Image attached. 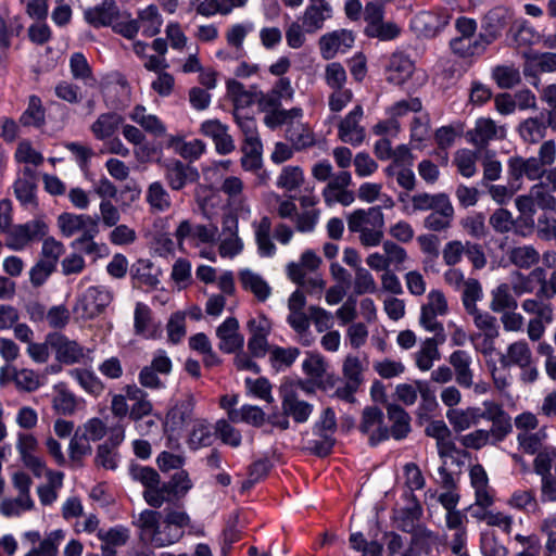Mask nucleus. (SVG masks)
Here are the masks:
<instances>
[{
  "mask_svg": "<svg viewBox=\"0 0 556 556\" xmlns=\"http://www.w3.org/2000/svg\"><path fill=\"white\" fill-rule=\"evenodd\" d=\"M113 294L103 287H90L77 300L74 313L84 320L93 319L104 312L112 302Z\"/></svg>",
  "mask_w": 556,
  "mask_h": 556,
  "instance_id": "obj_5",
  "label": "nucleus"
},
{
  "mask_svg": "<svg viewBox=\"0 0 556 556\" xmlns=\"http://www.w3.org/2000/svg\"><path fill=\"white\" fill-rule=\"evenodd\" d=\"M65 539V531L56 529L46 535L38 546L33 547L25 556H58L59 545Z\"/></svg>",
  "mask_w": 556,
  "mask_h": 556,
  "instance_id": "obj_42",
  "label": "nucleus"
},
{
  "mask_svg": "<svg viewBox=\"0 0 556 556\" xmlns=\"http://www.w3.org/2000/svg\"><path fill=\"white\" fill-rule=\"evenodd\" d=\"M303 181L304 176L300 167L287 166L279 175L277 186L287 191H293L298 189L303 184Z\"/></svg>",
  "mask_w": 556,
  "mask_h": 556,
  "instance_id": "obj_63",
  "label": "nucleus"
},
{
  "mask_svg": "<svg viewBox=\"0 0 556 556\" xmlns=\"http://www.w3.org/2000/svg\"><path fill=\"white\" fill-rule=\"evenodd\" d=\"M137 21L146 37L157 35L163 24V17L155 4L140 9L137 13Z\"/></svg>",
  "mask_w": 556,
  "mask_h": 556,
  "instance_id": "obj_31",
  "label": "nucleus"
},
{
  "mask_svg": "<svg viewBox=\"0 0 556 556\" xmlns=\"http://www.w3.org/2000/svg\"><path fill=\"white\" fill-rule=\"evenodd\" d=\"M99 233V224L91 229L87 230L86 233H81L80 237L72 242V248L87 254L93 255L94 258L102 256V251L105 249L103 244L97 243L93 239Z\"/></svg>",
  "mask_w": 556,
  "mask_h": 556,
  "instance_id": "obj_46",
  "label": "nucleus"
},
{
  "mask_svg": "<svg viewBox=\"0 0 556 556\" xmlns=\"http://www.w3.org/2000/svg\"><path fill=\"white\" fill-rule=\"evenodd\" d=\"M332 16V7L326 0H309L300 21L308 34H314L324 27Z\"/></svg>",
  "mask_w": 556,
  "mask_h": 556,
  "instance_id": "obj_9",
  "label": "nucleus"
},
{
  "mask_svg": "<svg viewBox=\"0 0 556 556\" xmlns=\"http://www.w3.org/2000/svg\"><path fill=\"white\" fill-rule=\"evenodd\" d=\"M35 502L31 496L17 494L14 498H4L0 503V514L5 517H17L24 511L34 509Z\"/></svg>",
  "mask_w": 556,
  "mask_h": 556,
  "instance_id": "obj_49",
  "label": "nucleus"
},
{
  "mask_svg": "<svg viewBox=\"0 0 556 556\" xmlns=\"http://www.w3.org/2000/svg\"><path fill=\"white\" fill-rule=\"evenodd\" d=\"M383 216L380 206H371L367 210L358 208L350 213L346 217L348 228L351 232H358L371 224L378 225V219Z\"/></svg>",
  "mask_w": 556,
  "mask_h": 556,
  "instance_id": "obj_25",
  "label": "nucleus"
},
{
  "mask_svg": "<svg viewBox=\"0 0 556 556\" xmlns=\"http://www.w3.org/2000/svg\"><path fill=\"white\" fill-rule=\"evenodd\" d=\"M14 192L18 201L25 206H36V179H16Z\"/></svg>",
  "mask_w": 556,
  "mask_h": 556,
  "instance_id": "obj_59",
  "label": "nucleus"
},
{
  "mask_svg": "<svg viewBox=\"0 0 556 556\" xmlns=\"http://www.w3.org/2000/svg\"><path fill=\"white\" fill-rule=\"evenodd\" d=\"M70 66L72 75L76 79H81L87 85H93L96 83L91 75V68L87 62V59L81 53H74L70 60Z\"/></svg>",
  "mask_w": 556,
  "mask_h": 556,
  "instance_id": "obj_61",
  "label": "nucleus"
},
{
  "mask_svg": "<svg viewBox=\"0 0 556 556\" xmlns=\"http://www.w3.org/2000/svg\"><path fill=\"white\" fill-rule=\"evenodd\" d=\"M47 483L41 484L37 488V493L40 503L43 506L52 505L59 496V490L63 485L64 473L61 471L47 470L45 468Z\"/></svg>",
  "mask_w": 556,
  "mask_h": 556,
  "instance_id": "obj_28",
  "label": "nucleus"
},
{
  "mask_svg": "<svg viewBox=\"0 0 556 556\" xmlns=\"http://www.w3.org/2000/svg\"><path fill=\"white\" fill-rule=\"evenodd\" d=\"M556 71V53L531 52L527 54L523 73L526 76H535L539 72L552 73Z\"/></svg>",
  "mask_w": 556,
  "mask_h": 556,
  "instance_id": "obj_30",
  "label": "nucleus"
},
{
  "mask_svg": "<svg viewBox=\"0 0 556 556\" xmlns=\"http://www.w3.org/2000/svg\"><path fill=\"white\" fill-rule=\"evenodd\" d=\"M46 232L47 225L40 219L16 225L8 232L7 245L16 251L22 250L30 241L43 237Z\"/></svg>",
  "mask_w": 556,
  "mask_h": 556,
  "instance_id": "obj_7",
  "label": "nucleus"
},
{
  "mask_svg": "<svg viewBox=\"0 0 556 556\" xmlns=\"http://www.w3.org/2000/svg\"><path fill=\"white\" fill-rule=\"evenodd\" d=\"M440 359V352L438 349V341L435 338L426 339L420 349L415 354L416 366L421 371H428L432 368L433 363Z\"/></svg>",
  "mask_w": 556,
  "mask_h": 556,
  "instance_id": "obj_41",
  "label": "nucleus"
},
{
  "mask_svg": "<svg viewBox=\"0 0 556 556\" xmlns=\"http://www.w3.org/2000/svg\"><path fill=\"white\" fill-rule=\"evenodd\" d=\"M501 27L502 24L498 20L496 25H490L484 34H480L478 38L472 39L471 37L477 29L476 21L468 17H459L456 21V29L462 37L453 39L451 48L462 56L480 54L497 37Z\"/></svg>",
  "mask_w": 556,
  "mask_h": 556,
  "instance_id": "obj_2",
  "label": "nucleus"
},
{
  "mask_svg": "<svg viewBox=\"0 0 556 556\" xmlns=\"http://www.w3.org/2000/svg\"><path fill=\"white\" fill-rule=\"evenodd\" d=\"M239 278L243 288L252 292L258 301L264 302L269 298L271 289L258 274L245 269L240 273Z\"/></svg>",
  "mask_w": 556,
  "mask_h": 556,
  "instance_id": "obj_38",
  "label": "nucleus"
},
{
  "mask_svg": "<svg viewBox=\"0 0 556 556\" xmlns=\"http://www.w3.org/2000/svg\"><path fill=\"white\" fill-rule=\"evenodd\" d=\"M533 362V355L529 343L526 340H518L510 343L506 353L500 357L503 367L526 366Z\"/></svg>",
  "mask_w": 556,
  "mask_h": 556,
  "instance_id": "obj_21",
  "label": "nucleus"
},
{
  "mask_svg": "<svg viewBox=\"0 0 556 556\" xmlns=\"http://www.w3.org/2000/svg\"><path fill=\"white\" fill-rule=\"evenodd\" d=\"M219 350L225 353H236L243 349L244 338L239 332V321L235 317H228L217 329Z\"/></svg>",
  "mask_w": 556,
  "mask_h": 556,
  "instance_id": "obj_11",
  "label": "nucleus"
},
{
  "mask_svg": "<svg viewBox=\"0 0 556 556\" xmlns=\"http://www.w3.org/2000/svg\"><path fill=\"white\" fill-rule=\"evenodd\" d=\"M119 9L115 0H103L100 4L89 8L84 16L93 27L113 26L118 17Z\"/></svg>",
  "mask_w": 556,
  "mask_h": 556,
  "instance_id": "obj_14",
  "label": "nucleus"
},
{
  "mask_svg": "<svg viewBox=\"0 0 556 556\" xmlns=\"http://www.w3.org/2000/svg\"><path fill=\"white\" fill-rule=\"evenodd\" d=\"M98 218L86 214L62 213L58 217V226L64 237H73L77 233H86L87 230L97 226Z\"/></svg>",
  "mask_w": 556,
  "mask_h": 556,
  "instance_id": "obj_13",
  "label": "nucleus"
},
{
  "mask_svg": "<svg viewBox=\"0 0 556 556\" xmlns=\"http://www.w3.org/2000/svg\"><path fill=\"white\" fill-rule=\"evenodd\" d=\"M146 201L152 213H164L172 206L170 195L160 181L149 185L146 191Z\"/></svg>",
  "mask_w": 556,
  "mask_h": 556,
  "instance_id": "obj_33",
  "label": "nucleus"
},
{
  "mask_svg": "<svg viewBox=\"0 0 556 556\" xmlns=\"http://www.w3.org/2000/svg\"><path fill=\"white\" fill-rule=\"evenodd\" d=\"M227 94L232 100L237 111L250 106L257 99L256 90H248L238 80L230 78L226 81Z\"/></svg>",
  "mask_w": 556,
  "mask_h": 556,
  "instance_id": "obj_39",
  "label": "nucleus"
},
{
  "mask_svg": "<svg viewBox=\"0 0 556 556\" xmlns=\"http://www.w3.org/2000/svg\"><path fill=\"white\" fill-rule=\"evenodd\" d=\"M195 406V399L193 394L186 393L167 414L168 420L176 427L184 426L192 417Z\"/></svg>",
  "mask_w": 556,
  "mask_h": 556,
  "instance_id": "obj_34",
  "label": "nucleus"
},
{
  "mask_svg": "<svg viewBox=\"0 0 556 556\" xmlns=\"http://www.w3.org/2000/svg\"><path fill=\"white\" fill-rule=\"evenodd\" d=\"M287 321L296 333L298 341L302 345L308 346L312 344L314 338L309 331V317L304 311L289 312Z\"/></svg>",
  "mask_w": 556,
  "mask_h": 556,
  "instance_id": "obj_40",
  "label": "nucleus"
},
{
  "mask_svg": "<svg viewBox=\"0 0 556 556\" xmlns=\"http://www.w3.org/2000/svg\"><path fill=\"white\" fill-rule=\"evenodd\" d=\"M492 76L497 86L503 89H509L520 81V73L514 66H497L493 70Z\"/></svg>",
  "mask_w": 556,
  "mask_h": 556,
  "instance_id": "obj_62",
  "label": "nucleus"
},
{
  "mask_svg": "<svg viewBox=\"0 0 556 556\" xmlns=\"http://www.w3.org/2000/svg\"><path fill=\"white\" fill-rule=\"evenodd\" d=\"M448 200L450 199L445 193H416L412 197L413 211H434Z\"/></svg>",
  "mask_w": 556,
  "mask_h": 556,
  "instance_id": "obj_56",
  "label": "nucleus"
},
{
  "mask_svg": "<svg viewBox=\"0 0 556 556\" xmlns=\"http://www.w3.org/2000/svg\"><path fill=\"white\" fill-rule=\"evenodd\" d=\"M11 374L16 389L20 391L30 393L38 390L42 384L41 376L33 369L12 367Z\"/></svg>",
  "mask_w": 556,
  "mask_h": 556,
  "instance_id": "obj_44",
  "label": "nucleus"
},
{
  "mask_svg": "<svg viewBox=\"0 0 556 556\" xmlns=\"http://www.w3.org/2000/svg\"><path fill=\"white\" fill-rule=\"evenodd\" d=\"M485 142L486 141H481V143L475 146L473 149H460L455 153L453 163L463 177L470 178L476 175V163L483 156Z\"/></svg>",
  "mask_w": 556,
  "mask_h": 556,
  "instance_id": "obj_17",
  "label": "nucleus"
},
{
  "mask_svg": "<svg viewBox=\"0 0 556 556\" xmlns=\"http://www.w3.org/2000/svg\"><path fill=\"white\" fill-rule=\"evenodd\" d=\"M129 401H131L129 419L139 421L153 415V404L149 394L136 384H126L123 388Z\"/></svg>",
  "mask_w": 556,
  "mask_h": 556,
  "instance_id": "obj_12",
  "label": "nucleus"
},
{
  "mask_svg": "<svg viewBox=\"0 0 556 556\" xmlns=\"http://www.w3.org/2000/svg\"><path fill=\"white\" fill-rule=\"evenodd\" d=\"M359 430L368 435L371 445L390 438L389 428L383 422V413L375 406L366 407L363 410Z\"/></svg>",
  "mask_w": 556,
  "mask_h": 556,
  "instance_id": "obj_6",
  "label": "nucleus"
},
{
  "mask_svg": "<svg viewBox=\"0 0 556 556\" xmlns=\"http://www.w3.org/2000/svg\"><path fill=\"white\" fill-rule=\"evenodd\" d=\"M386 80L407 91H415L426 85L428 75L422 68L415 66L414 61L403 52H394L389 59L384 71Z\"/></svg>",
  "mask_w": 556,
  "mask_h": 556,
  "instance_id": "obj_3",
  "label": "nucleus"
},
{
  "mask_svg": "<svg viewBox=\"0 0 556 556\" xmlns=\"http://www.w3.org/2000/svg\"><path fill=\"white\" fill-rule=\"evenodd\" d=\"M453 217L454 207L448 200L425 217L424 226L431 231H444L451 227Z\"/></svg>",
  "mask_w": 556,
  "mask_h": 556,
  "instance_id": "obj_27",
  "label": "nucleus"
},
{
  "mask_svg": "<svg viewBox=\"0 0 556 556\" xmlns=\"http://www.w3.org/2000/svg\"><path fill=\"white\" fill-rule=\"evenodd\" d=\"M544 292H538L535 298L526 299L521 303V308L525 313L532 315V319L553 323L554 320V306L551 302L542 299L541 294Z\"/></svg>",
  "mask_w": 556,
  "mask_h": 556,
  "instance_id": "obj_29",
  "label": "nucleus"
},
{
  "mask_svg": "<svg viewBox=\"0 0 556 556\" xmlns=\"http://www.w3.org/2000/svg\"><path fill=\"white\" fill-rule=\"evenodd\" d=\"M480 549L483 556H507V548L500 543L494 532H484L480 540Z\"/></svg>",
  "mask_w": 556,
  "mask_h": 556,
  "instance_id": "obj_64",
  "label": "nucleus"
},
{
  "mask_svg": "<svg viewBox=\"0 0 556 556\" xmlns=\"http://www.w3.org/2000/svg\"><path fill=\"white\" fill-rule=\"evenodd\" d=\"M299 355L300 350L298 348H281L275 345L269 350V362L276 370H283L292 366Z\"/></svg>",
  "mask_w": 556,
  "mask_h": 556,
  "instance_id": "obj_47",
  "label": "nucleus"
},
{
  "mask_svg": "<svg viewBox=\"0 0 556 556\" xmlns=\"http://www.w3.org/2000/svg\"><path fill=\"white\" fill-rule=\"evenodd\" d=\"M469 134L471 139H502L506 136V130L493 119L481 117L476 121L475 128Z\"/></svg>",
  "mask_w": 556,
  "mask_h": 556,
  "instance_id": "obj_48",
  "label": "nucleus"
},
{
  "mask_svg": "<svg viewBox=\"0 0 556 556\" xmlns=\"http://www.w3.org/2000/svg\"><path fill=\"white\" fill-rule=\"evenodd\" d=\"M262 143L261 141H244L242 147L243 156L241 164L247 170H257L262 166Z\"/></svg>",
  "mask_w": 556,
  "mask_h": 556,
  "instance_id": "obj_55",
  "label": "nucleus"
},
{
  "mask_svg": "<svg viewBox=\"0 0 556 556\" xmlns=\"http://www.w3.org/2000/svg\"><path fill=\"white\" fill-rule=\"evenodd\" d=\"M469 476L471 485L475 489L476 504L483 508L491 506L494 502V496L489 486V478L484 468L479 464L473 465Z\"/></svg>",
  "mask_w": 556,
  "mask_h": 556,
  "instance_id": "obj_15",
  "label": "nucleus"
},
{
  "mask_svg": "<svg viewBox=\"0 0 556 556\" xmlns=\"http://www.w3.org/2000/svg\"><path fill=\"white\" fill-rule=\"evenodd\" d=\"M472 317L475 326L482 331L483 334L500 336V329L496 318L488 312L479 308L467 312Z\"/></svg>",
  "mask_w": 556,
  "mask_h": 556,
  "instance_id": "obj_58",
  "label": "nucleus"
},
{
  "mask_svg": "<svg viewBox=\"0 0 556 556\" xmlns=\"http://www.w3.org/2000/svg\"><path fill=\"white\" fill-rule=\"evenodd\" d=\"M363 116L362 106H355L346 117L341 122L339 132L341 139L350 137V139H363L364 131L358 127V123Z\"/></svg>",
  "mask_w": 556,
  "mask_h": 556,
  "instance_id": "obj_50",
  "label": "nucleus"
},
{
  "mask_svg": "<svg viewBox=\"0 0 556 556\" xmlns=\"http://www.w3.org/2000/svg\"><path fill=\"white\" fill-rule=\"evenodd\" d=\"M132 122L141 126L150 136L163 137L166 135V127L160 118L148 113L143 105H136L129 114Z\"/></svg>",
  "mask_w": 556,
  "mask_h": 556,
  "instance_id": "obj_23",
  "label": "nucleus"
},
{
  "mask_svg": "<svg viewBox=\"0 0 556 556\" xmlns=\"http://www.w3.org/2000/svg\"><path fill=\"white\" fill-rule=\"evenodd\" d=\"M282 409L286 416L292 417L296 422H305L312 412L313 406L302 401L293 390H283Z\"/></svg>",
  "mask_w": 556,
  "mask_h": 556,
  "instance_id": "obj_20",
  "label": "nucleus"
},
{
  "mask_svg": "<svg viewBox=\"0 0 556 556\" xmlns=\"http://www.w3.org/2000/svg\"><path fill=\"white\" fill-rule=\"evenodd\" d=\"M92 447L89 441L79 434L78 430L72 437L68 444V457L72 464L75 466H80L83 459L90 455Z\"/></svg>",
  "mask_w": 556,
  "mask_h": 556,
  "instance_id": "obj_54",
  "label": "nucleus"
},
{
  "mask_svg": "<svg viewBox=\"0 0 556 556\" xmlns=\"http://www.w3.org/2000/svg\"><path fill=\"white\" fill-rule=\"evenodd\" d=\"M388 418L391 422L390 437L402 440L410 431V417L408 413L397 404L389 403L386 406Z\"/></svg>",
  "mask_w": 556,
  "mask_h": 556,
  "instance_id": "obj_22",
  "label": "nucleus"
},
{
  "mask_svg": "<svg viewBox=\"0 0 556 556\" xmlns=\"http://www.w3.org/2000/svg\"><path fill=\"white\" fill-rule=\"evenodd\" d=\"M38 446V440L34 434L29 432L17 433L16 450L21 460L35 476L40 477L45 471V463L36 455Z\"/></svg>",
  "mask_w": 556,
  "mask_h": 556,
  "instance_id": "obj_8",
  "label": "nucleus"
},
{
  "mask_svg": "<svg viewBox=\"0 0 556 556\" xmlns=\"http://www.w3.org/2000/svg\"><path fill=\"white\" fill-rule=\"evenodd\" d=\"M462 290V303L466 312L478 308L477 303L483 298V289L476 278H467Z\"/></svg>",
  "mask_w": 556,
  "mask_h": 556,
  "instance_id": "obj_52",
  "label": "nucleus"
},
{
  "mask_svg": "<svg viewBox=\"0 0 556 556\" xmlns=\"http://www.w3.org/2000/svg\"><path fill=\"white\" fill-rule=\"evenodd\" d=\"M354 37L351 31L339 30L324 35L319 40L320 52L324 59H332L339 51L344 52L352 46Z\"/></svg>",
  "mask_w": 556,
  "mask_h": 556,
  "instance_id": "obj_16",
  "label": "nucleus"
},
{
  "mask_svg": "<svg viewBox=\"0 0 556 556\" xmlns=\"http://www.w3.org/2000/svg\"><path fill=\"white\" fill-rule=\"evenodd\" d=\"M421 515V506L417 502H415L410 507L402 509L400 511V515L396 518L397 528L404 532H414V536L420 534L430 538L431 533H426L425 529L417 527V521L420 519Z\"/></svg>",
  "mask_w": 556,
  "mask_h": 556,
  "instance_id": "obj_32",
  "label": "nucleus"
},
{
  "mask_svg": "<svg viewBox=\"0 0 556 556\" xmlns=\"http://www.w3.org/2000/svg\"><path fill=\"white\" fill-rule=\"evenodd\" d=\"M51 406L58 415L72 416L77 410L78 400L64 383H59L53 387Z\"/></svg>",
  "mask_w": 556,
  "mask_h": 556,
  "instance_id": "obj_19",
  "label": "nucleus"
},
{
  "mask_svg": "<svg viewBox=\"0 0 556 556\" xmlns=\"http://www.w3.org/2000/svg\"><path fill=\"white\" fill-rule=\"evenodd\" d=\"M165 178L173 190H180L187 184L197 181L199 173L195 168L176 161L166 166Z\"/></svg>",
  "mask_w": 556,
  "mask_h": 556,
  "instance_id": "obj_18",
  "label": "nucleus"
},
{
  "mask_svg": "<svg viewBox=\"0 0 556 556\" xmlns=\"http://www.w3.org/2000/svg\"><path fill=\"white\" fill-rule=\"evenodd\" d=\"M123 125V118L117 113L101 114L92 125L93 134L101 138H110L116 135L119 127Z\"/></svg>",
  "mask_w": 556,
  "mask_h": 556,
  "instance_id": "obj_43",
  "label": "nucleus"
},
{
  "mask_svg": "<svg viewBox=\"0 0 556 556\" xmlns=\"http://www.w3.org/2000/svg\"><path fill=\"white\" fill-rule=\"evenodd\" d=\"M353 290L357 295L372 294L378 290L377 282L372 274L365 267L355 269V276L353 281Z\"/></svg>",
  "mask_w": 556,
  "mask_h": 556,
  "instance_id": "obj_57",
  "label": "nucleus"
},
{
  "mask_svg": "<svg viewBox=\"0 0 556 556\" xmlns=\"http://www.w3.org/2000/svg\"><path fill=\"white\" fill-rule=\"evenodd\" d=\"M146 503L155 508L162 507L165 503L170 502L173 497V491L169 488V483H163L162 485L155 484V486H152L151 489H144L142 494Z\"/></svg>",
  "mask_w": 556,
  "mask_h": 556,
  "instance_id": "obj_53",
  "label": "nucleus"
},
{
  "mask_svg": "<svg viewBox=\"0 0 556 556\" xmlns=\"http://www.w3.org/2000/svg\"><path fill=\"white\" fill-rule=\"evenodd\" d=\"M507 257L511 264L518 268L529 269L540 262V253L529 244L514 247L507 252Z\"/></svg>",
  "mask_w": 556,
  "mask_h": 556,
  "instance_id": "obj_35",
  "label": "nucleus"
},
{
  "mask_svg": "<svg viewBox=\"0 0 556 556\" xmlns=\"http://www.w3.org/2000/svg\"><path fill=\"white\" fill-rule=\"evenodd\" d=\"M53 346L55 348L56 358L65 364L78 363L85 356L83 346L65 337H59Z\"/></svg>",
  "mask_w": 556,
  "mask_h": 556,
  "instance_id": "obj_36",
  "label": "nucleus"
},
{
  "mask_svg": "<svg viewBox=\"0 0 556 556\" xmlns=\"http://www.w3.org/2000/svg\"><path fill=\"white\" fill-rule=\"evenodd\" d=\"M303 371L311 378V381L317 386L321 384L326 374L327 363L318 353H308L302 364Z\"/></svg>",
  "mask_w": 556,
  "mask_h": 556,
  "instance_id": "obj_51",
  "label": "nucleus"
},
{
  "mask_svg": "<svg viewBox=\"0 0 556 556\" xmlns=\"http://www.w3.org/2000/svg\"><path fill=\"white\" fill-rule=\"evenodd\" d=\"M448 304L444 293L441 290L433 289L427 295V301L420 307V326L434 336H442L444 328L438 320V316L447 314Z\"/></svg>",
  "mask_w": 556,
  "mask_h": 556,
  "instance_id": "obj_4",
  "label": "nucleus"
},
{
  "mask_svg": "<svg viewBox=\"0 0 556 556\" xmlns=\"http://www.w3.org/2000/svg\"><path fill=\"white\" fill-rule=\"evenodd\" d=\"M446 418L456 433L463 432L479 422L480 408L467 407L465 409H447Z\"/></svg>",
  "mask_w": 556,
  "mask_h": 556,
  "instance_id": "obj_24",
  "label": "nucleus"
},
{
  "mask_svg": "<svg viewBox=\"0 0 556 556\" xmlns=\"http://www.w3.org/2000/svg\"><path fill=\"white\" fill-rule=\"evenodd\" d=\"M134 331L144 339H157L162 334L161 324L154 320L151 308L141 302L135 306Z\"/></svg>",
  "mask_w": 556,
  "mask_h": 556,
  "instance_id": "obj_10",
  "label": "nucleus"
},
{
  "mask_svg": "<svg viewBox=\"0 0 556 556\" xmlns=\"http://www.w3.org/2000/svg\"><path fill=\"white\" fill-rule=\"evenodd\" d=\"M132 526L144 545L161 548L180 541L186 528H191L189 515L181 509L166 508L164 517L161 511L143 509L132 516Z\"/></svg>",
  "mask_w": 556,
  "mask_h": 556,
  "instance_id": "obj_1",
  "label": "nucleus"
},
{
  "mask_svg": "<svg viewBox=\"0 0 556 556\" xmlns=\"http://www.w3.org/2000/svg\"><path fill=\"white\" fill-rule=\"evenodd\" d=\"M213 441L214 433L211 425L204 419L195 420L188 439L190 448L198 450L200 447L210 446Z\"/></svg>",
  "mask_w": 556,
  "mask_h": 556,
  "instance_id": "obj_45",
  "label": "nucleus"
},
{
  "mask_svg": "<svg viewBox=\"0 0 556 556\" xmlns=\"http://www.w3.org/2000/svg\"><path fill=\"white\" fill-rule=\"evenodd\" d=\"M97 536L102 541V543L114 547H121L126 545L128 542L130 538V531L124 526H116L109 529L108 531L99 530L97 532Z\"/></svg>",
  "mask_w": 556,
  "mask_h": 556,
  "instance_id": "obj_60",
  "label": "nucleus"
},
{
  "mask_svg": "<svg viewBox=\"0 0 556 556\" xmlns=\"http://www.w3.org/2000/svg\"><path fill=\"white\" fill-rule=\"evenodd\" d=\"M448 362L455 370L456 382L463 388H470L473 377L470 355L466 351L457 350L450 355Z\"/></svg>",
  "mask_w": 556,
  "mask_h": 556,
  "instance_id": "obj_26",
  "label": "nucleus"
},
{
  "mask_svg": "<svg viewBox=\"0 0 556 556\" xmlns=\"http://www.w3.org/2000/svg\"><path fill=\"white\" fill-rule=\"evenodd\" d=\"M518 303L507 283H501L491 292L490 308L494 313L515 311Z\"/></svg>",
  "mask_w": 556,
  "mask_h": 556,
  "instance_id": "obj_37",
  "label": "nucleus"
}]
</instances>
